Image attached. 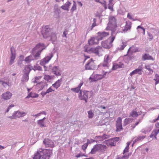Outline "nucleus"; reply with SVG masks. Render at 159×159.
Instances as JSON below:
<instances>
[{
  "label": "nucleus",
  "instance_id": "nucleus-1",
  "mask_svg": "<svg viewBox=\"0 0 159 159\" xmlns=\"http://www.w3.org/2000/svg\"><path fill=\"white\" fill-rule=\"evenodd\" d=\"M42 34L43 38L46 39L49 36L50 37V40L53 44H55L56 43L57 40V34L55 32L52 31V29L49 28L48 26H45L43 29Z\"/></svg>",
  "mask_w": 159,
  "mask_h": 159
},
{
  "label": "nucleus",
  "instance_id": "nucleus-2",
  "mask_svg": "<svg viewBox=\"0 0 159 159\" xmlns=\"http://www.w3.org/2000/svg\"><path fill=\"white\" fill-rule=\"evenodd\" d=\"M109 22L106 29L113 32L117 30V25L116 20L114 16H110L109 17Z\"/></svg>",
  "mask_w": 159,
  "mask_h": 159
},
{
  "label": "nucleus",
  "instance_id": "nucleus-3",
  "mask_svg": "<svg viewBox=\"0 0 159 159\" xmlns=\"http://www.w3.org/2000/svg\"><path fill=\"white\" fill-rule=\"evenodd\" d=\"M92 95V92L91 91L80 90L79 94V98L80 100L85 101V103L88 102V98H90Z\"/></svg>",
  "mask_w": 159,
  "mask_h": 159
},
{
  "label": "nucleus",
  "instance_id": "nucleus-4",
  "mask_svg": "<svg viewBox=\"0 0 159 159\" xmlns=\"http://www.w3.org/2000/svg\"><path fill=\"white\" fill-rule=\"evenodd\" d=\"M45 48V47L43 44L39 43L37 44L35 47L32 50L33 52L35 50H38L37 52L33 57L34 59L39 58L40 53Z\"/></svg>",
  "mask_w": 159,
  "mask_h": 159
},
{
  "label": "nucleus",
  "instance_id": "nucleus-5",
  "mask_svg": "<svg viewBox=\"0 0 159 159\" xmlns=\"http://www.w3.org/2000/svg\"><path fill=\"white\" fill-rule=\"evenodd\" d=\"M107 148L106 146L101 144L95 145L92 149L90 152L92 154L96 153L97 152H104Z\"/></svg>",
  "mask_w": 159,
  "mask_h": 159
},
{
  "label": "nucleus",
  "instance_id": "nucleus-6",
  "mask_svg": "<svg viewBox=\"0 0 159 159\" xmlns=\"http://www.w3.org/2000/svg\"><path fill=\"white\" fill-rule=\"evenodd\" d=\"M41 150L42 152H40L42 155L41 159H49L52 153V150L41 148Z\"/></svg>",
  "mask_w": 159,
  "mask_h": 159
},
{
  "label": "nucleus",
  "instance_id": "nucleus-7",
  "mask_svg": "<svg viewBox=\"0 0 159 159\" xmlns=\"http://www.w3.org/2000/svg\"><path fill=\"white\" fill-rule=\"evenodd\" d=\"M107 73V72H105V73L103 75L100 74L93 75V74L89 77V80H91V82H96L98 80H100L103 78L105 77L106 73Z\"/></svg>",
  "mask_w": 159,
  "mask_h": 159
},
{
  "label": "nucleus",
  "instance_id": "nucleus-8",
  "mask_svg": "<svg viewBox=\"0 0 159 159\" xmlns=\"http://www.w3.org/2000/svg\"><path fill=\"white\" fill-rule=\"evenodd\" d=\"M31 69L28 66H26L24 70V72L25 73L23 75L21 79V81L25 82L28 81L29 79V75Z\"/></svg>",
  "mask_w": 159,
  "mask_h": 159
},
{
  "label": "nucleus",
  "instance_id": "nucleus-9",
  "mask_svg": "<svg viewBox=\"0 0 159 159\" xmlns=\"http://www.w3.org/2000/svg\"><path fill=\"white\" fill-rule=\"evenodd\" d=\"M85 67L86 70H95L97 68L94 61L92 59H91L88 61L87 63L85 65Z\"/></svg>",
  "mask_w": 159,
  "mask_h": 159
},
{
  "label": "nucleus",
  "instance_id": "nucleus-10",
  "mask_svg": "<svg viewBox=\"0 0 159 159\" xmlns=\"http://www.w3.org/2000/svg\"><path fill=\"white\" fill-rule=\"evenodd\" d=\"M53 54L52 53H51L49 56H48L45 57L43 60L41 61L40 64L42 66H43L44 67L45 66H44L45 64L47 63L51 60L53 57Z\"/></svg>",
  "mask_w": 159,
  "mask_h": 159
},
{
  "label": "nucleus",
  "instance_id": "nucleus-11",
  "mask_svg": "<svg viewBox=\"0 0 159 159\" xmlns=\"http://www.w3.org/2000/svg\"><path fill=\"white\" fill-rule=\"evenodd\" d=\"M43 143L46 147L53 148L54 146V142L51 139H45Z\"/></svg>",
  "mask_w": 159,
  "mask_h": 159
},
{
  "label": "nucleus",
  "instance_id": "nucleus-12",
  "mask_svg": "<svg viewBox=\"0 0 159 159\" xmlns=\"http://www.w3.org/2000/svg\"><path fill=\"white\" fill-rule=\"evenodd\" d=\"M11 54L10 57L9 65H11L14 63V61L16 58V53L14 48H11L10 49Z\"/></svg>",
  "mask_w": 159,
  "mask_h": 159
},
{
  "label": "nucleus",
  "instance_id": "nucleus-13",
  "mask_svg": "<svg viewBox=\"0 0 159 159\" xmlns=\"http://www.w3.org/2000/svg\"><path fill=\"white\" fill-rule=\"evenodd\" d=\"M122 119L120 117H118L116 121V131L118 132L120 131L122 129Z\"/></svg>",
  "mask_w": 159,
  "mask_h": 159
},
{
  "label": "nucleus",
  "instance_id": "nucleus-14",
  "mask_svg": "<svg viewBox=\"0 0 159 159\" xmlns=\"http://www.w3.org/2000/svg\"><path fill=\"white\" fill-rule=\"evenodd\" d=\"M101 49V47L100 46H98L95 48H91L88 50L87 49H85V51L86 52H93L97 55H98L99 54V51Z\"/></svg>",
  "mask_w": 159,
  "mask_h": 159
},
{
  "label": "nucleus",
  "instance_id": "nucleus-15",
  "mask_svg": "<svg viewBox=\"0 0 159 159\" xmlns=\"http://www.w3.org/2000/svg\"><path fill=\"white\" fill-rule=\"evenodd\" d=\"M26 115V113L24 111H15L13 114L12 116L16 118H20Z\"/></svg>",
  "mask_w": 159,
  "mask_h": 159
},
{
  "label": "nucleus",
  "instance_id": "nucleus-16",
  "mask_svg": "<svg viewBox=\"0 0 159 159\" xmlns=\"http://www.w3.org/2000/svg\"><path fill=\"white\" fill-rule=\"evenodd\" d=\"M143 65H141L139 66L138 68L136 69L131 73H130L129 75L132 76L133 75L138 74L139 75L142 74L141 71L143 70Z\"/></svg>",
  "mask_w": 159,
  "mask_h": 159
},
{
  "label": "nucleus",
  "instance_id": "nucleus-17",
  "mask_svg": "<svg viewBox=\"0 0 159 159\" xmlns=\"http://www.w3.org/2000/svg\"><path fill=\"white\" fill-rule=\"evenodd\" d=\"M100 40L98 36L92 37L88 41L90 45L94 44H97L98 43L99 41Z\"/></svg>",
  "mask_w": 159,
  "mask_h": 159
},
{
  "label": "nucleus",
  "instance_id": "nucleus-18",
  "mask_svg": "<svg viewBox=\"0 0 159 159\" xmlns=\"http://www.w3.org/2000/svg\"><path fill=\"white\" fill-rule=\"evenodd\" d=\"M101 44L102 47L107 49L110 48L112 45H111V43H110V42H109V40H107L104 41H102L101 43Z\"/></svg>",
  "mask_w": 159,
  "mask_h": 159
},
{
  "label": "nucleus",
  "instance_id": "nucleus-19",
  "mask_svg": "<svg viewBox=\"0 0 159 159\" xmlns=\"http://www.w3.org/2000/svg\"><path fill=\"white\" fill-rule=\"evenodd\" d=\"M111 58L109 57V55H107L106 58L104 59L102 66L104 67H106L107 68H108L109 63L111 61Z\"/></svg>",
  "mask_w": 159,
  "mask_h": 159
},
{
  "label": "nucleus",
  "instance_id": "nucleus-20",
  "mask_svg": "<svg viewBox=\"0 0 159 159\" xmlns=\"http://www.w3.org/2000/svg\"><path fill=\"white\" fill-rule=\"evenodd\" d=\"M12 96V94L10 92L7 91L3 93L2 95V98L4 100H8Z\"/></svg>",
  "mask_w": 159,
  "mask_h": 159
},
{
  "label": "nucleus",
  "instance_id": "nucleus-21",
  "mask_svg": "<svg viewBox=\"0 0 159 159\" xmlns=\"http://www.w3.org/2000/svg\"><path fill=\"white\" fill-rule=\"evenodd\" d=\"M98 36V39L100 40H102L103 38L108 35L109 34V33L103 32H98L97 33Z\"/></svg>",
  "mask_w": 159,
  "mask_h": 159
},
{
  "label": "nucleus",
  "instance_id": "nucleus-22",
  "mask_svg": "<svg viewBox=\"0 0 159 159\" xmlns=\"http://www.w3.org/2000/svg\"><path fill=\"white\" fill-rule=\"evenodd\" d=\"M48 85V84L47 82L45 81L41 82L37 84V86L40 88L39 90H42L45 87H47Z\"/></svg>",
  "mask_w": 159,
  "mask_h": 159
},
{
  "label": "nucleus",
  "instance_id": "nucleus-23",
  "mask_svg": "<svg viewBox=\"0 0 159 159\" xmlns=\"http://www.w3.org/2000/svg\"><path fill=\"white\" fill-rule=\"evenodd\" d=\"M131 22L129 21H126L125 28L123 30L124 32H126L128 30H129L131 28Z\"/></svg>",
  "mask_w": 159,
  "mask_h": 159
},
{
  "label": "nucleus",
  "instance_id": "nucleus-24",
  "mask_svg": "<svg viewBox=\"0 0 159 159\" xmlns=\"http://www.w3.org/2000/svg\"><path fill=\"white\" fill-rule=\"evenodd\" d=\"M105 142L107 146H115L116 144V143L114 142L112 139L106 141Z\"/></svg>",
  "mask_w": 159,
  "mask_h": 159
},
{
  "label": "nucleus",
  "instance_id": "nucleus-25",
  "mask_svg": "<svg viewBox=\"0 0 159 159\" xmlns=\"http://www.w3.org/2000/svg\"><path fill=\"white\" fill-rule=\"evenodd\" d=\"M83 84V83H80L79 85L78 86L75 88H73L71 89V90L74 92L75 93H78L79 91H80L81 87Z\"/></svg>",
  "mask_w": 159,
  "mask_h": 159
},
{
  "label": "nucleus",
  "instance_id": "nucleus-26",
  "mask_svg": "<svg viewBox=\"0 0 159 159\" xmlns=\"http://www.w3.org/2000/svg\"><path fill=\"white\" fill-rule=\"evenodd\" d=\"M142 60L143 61H145L146 60H150L153 61V58L151 56L149 55L148 54H144L142 57Z\"/></svg>",
  "mask_w": 159,
  "mask_h": 159
},
{
  "label": "nucleus",
  "instance_id": "nucleus-27",
  "mask_svg": "<svg viewBox=\"0 0 159 159\" xmlns=\"http://www.w3.org/2000/svg\"><path fill=\"white\" fill-rule=\"evenodd\" d=\"M62 82V79L58 80L56 82L52 85V86L56 89H57L61 85Z\"/></svg>",
  "mask_w": 159,
  "mask_h": 159
},
{
  "label": "nucleus",
  "instance_id": "nucleus-28",
  "mask_svg": "<svg viewBox=\"0 0 159 159\" xmlns=\"http://www.w3.org/2000/svg\"><path fill=\"white\" fill-rule=\"evenodd\" d=\"M42 151L41 150V148L39 149L37 153L34 154V156L33 157V159H41V154L40 152H42Z\"/></svg>",
  "mask_w": 159,
  "mask_h": 159
},
{
  "label": "nucleus",
  "instance_id": "nucleus-29",
  "mask_svg": "<svg viewBox=\"0 0 159 159\" xmlns=\"http://www.w3.org/2000/svg\"><path fill=\"white\" fill-rule=\"evenodd\" d=\"M71 5V3L69 2H67L66 4L63 6H62L61 7L64 10H67V11L69 10V7Z\"/></svg>",
  "mask_w": 159,
  "mask_h": 159
},
{
  "label": "nucleus",
  "instance_id": "nucleus-30",
  "mask_svg": "<svg viewBox=\"0 0 159 159\" xmlns=\"http://www.w3.org/2000/svg\"><path fill=\"white\" fill-rule=\"evenodd\" d=\"M133 120V119L131 118H126L124 120V122L123 123L124 126H126L127 124L130 123L132 122Z\"/></svg>",
  "mask_w": 159,
  "mask_h": 159
},
{
  "label": "nucleus",
  "instance_id": "nucleus-31",
  "mask_svg": "<svg viewBox=\"0 0 159 159\" xmlns=\"http://www.w3.org/2000/svg\"><path fill=\"white\" fill-rule=\"evenodd\" d=\"M115 32L116 31H114L113 32L111 31V38L110 39H108L109 40V42H110V43H111V45H112V43L115 38V35H114Z\"/></svg>",
  "mask_w": 159,
  "mask_h": 159
},
{
  "label": "nucleus",
  "instance_id": "nucleus-32",
  "mask_svg": "<svg viewBox=\"0 0 159 159\" xmlns=\"http://www.w3.org/2000/svg\"><path fill=\"white\" fill-rule=\"evenodd\" d=\"M115 32L116 31H114L113 32L111 31V38L110 39H108L109 40V42H110V43H111V45H112V43L115 38V35H114Z\"/></svg>",
  "mask_w": 159,
  "mask_h": 159
},
{
  "label": "nucleus",
  "instance_id": "nucleus-33",
  "mask_svg": "<svg viewBox=\"0 0 159 159\" xmlns=\"http://www.w3.org/2000/svg\"><path fill=\"white\" fill-rule=\"evenodd\" d=\"M129 51H131L132 52H135L138 51V48L133 46L132 47H130L128 51V52Z\"/></svg>",
  "mask_w": 159,
  "mask_h": 159
},
{
  "label": "nucleus",
  "instance_id": "nucleus-34",
  "mask_svg": "<svg viewBox=\"0 0 159 159\" xmlns=\"http://www.w3.org/2000/svg\"><path fill=\"white\" fill-rule=\"evenodd\" d=\"M34 60L33 56L32 55L27 57L25 59V61L27 62H29L31 60Z\"/></svg>",
  "mask_w": 159,
  "mask_h": 159
},
{
  "label": "nucleus",
  "instance_id": "nucleus-35",
  "mask_svg": "<svg viewBox=\"0 0 159 159\" xmlns=\"http://www.w3.org/2000/svg\"><path fill=\"white\" fill-rule=\"evenodd\" d=\"M38 97V94H36V93H31L28 94L26 98H29L30 97L34 98Z\"/></svg>",
  "mask_w": 159,
  "mask_h": 159
},
{
  "label": "nucleus",
  "instance_id": "nucleus-36",
  "mask_svg": "<svg viewBox=\"0 0 159 159\" xmlns=\"http://www.w3.org/2000/svg\"><path fill=\"white\" fill-rule=\"evenodd\" d=\"M0 82L2 85L5 88H8L9 87V83L5 82L0 79Z\"/></svg>",
  "mask_w": 159,
  "mask_h": 159
},
{
  "label": "nucleus",
  "instance_id": "nucleus-37",
  "mask_svg": "<svg viewBox=\"0 0 159 159\" xmlns=\"http://www.w3.org/2000/svg\"><path fill=\"white\" fill-rule=\"evenodd\" d=\"M138 116V114L137 112L133 111L131 112H130L129 117H134L137 116Z\"/></svg>",
  "mask_w": 159,
  "mask_h": 159
},
{
  "label": "nucleus",
  "instance_id": "nucleus-38",
  "mask_svg": "<svg viewBox=\"0 0 159 159\" xmlns=\"http://www.w3.org/2000/svg\"><path fill=\"white\" fill-rule=\"evenodd\" d=\"M126 46V42H123L120 47L118 48V49L120 50H123L125 47Z\"/></svg>",
  "mask_w": 159,
  "mask_h": 159
},
{
  "label": "nucleus",
  "instance_id": "nucleus-39",
  "mask_svg": "<svg viewBox=\"0 0 159 159\" xmlns=\"http://www.w3.org/2000/svg\"><path fill=\"white\" fill-rule=\"evenodd\" d=\"M37 123L38 125L41 127H45L44 124V122L43 121H42V120H38L37 121Z\"/></svg>",
  "mask_w": 159,
  "mask_h": 159
},
{
  "label": "nucleus",
  "instance_id": "nucleus-40",
  "mask_svg": "<svg viewBox=\"0 0 159 159\" xmlns=\"http://www.w3.org/2000/svg\"><path fill=\"white\" fill-rule=\"evenodd\" d=\"M90 143L89 140L88 139L87 142L82 146V148L84 150H85L87 148L89 143Z\"/></svg>",
  "mask_w": 159,
  "mask_h": 159
},
{
  "label": "nucleus",
  "instance_id": "nucleus-41",
  "mask_svg": "<svg viewBox=\"0 0 159 159\" xmlns=\"http://www.w3.org/2000/svg\"><path fill=\"white\" fill-rule=\"evenodd\" d=\"M74 3L72 6V7L71 8L70 11L71 12H73L75 10H76V4L75 2L73 1Z\"/></svg>",
  "mask_w": 159,
  "mask_h": 159
},
{
  "label": "nucleus",
  "instance_id": "nucleus-42",
  "mask_svg": "<svg viewBox=\"0 0 159 159\" xmlns=\"http://www.w3.org/2000/svg\"><path fill=\"white\" fill-rule=\"evenodd\" d=\"M145 68L149 71V74H152L153 72V70L152 69H151L150 66L149 65L145 66Z\"/></svg>",
  "mask_w": 159,
  "mask_h": 159
},
{
  "label": "nucleus",
  "instance_id": "nucleus-43",
  "mask_svg": "<svg viewBox=\"0 0 159 159\" xmlns=\"http://www.w3.org/2000/svg\"><path fill=\"white\" fill-rule=\"evenodd\" d=\"M52 76H50L48 75H45L44 77V79L47 81L52 79Z\"/></svg>",
  "mask_w": 159,
  "mask_h": 159
},
{
  "label": "nucleus",
  "instance_id": "nucleus-44",
  "mask_svg": "<svg viewBox=\"0 0 159 159\" xmlns=\"http://www.w3.org/2000/svg\"><path fill=\"white\" fill-rule=\"evenodd\" d=\"M95 1L96 2H99L100 3L102 4H103V5L104 6L105 9H106L107 8V7L106 5V1H103V2L102 3L101 2H100L99 0H95Z\"/></svg>",
  "mask_w": 159,
  "mask_h": 159
},
{
  "label": "nucleus",
  "instance_id": "nucleus-45",
  "mask_svg": "<svg viewBox=\"0 0 159 159\" xmlns=\"http://www.w3.org/2000/svg\"><path fill=\"white\" fill-rule=\"evenodd\" d=\"M88 117L90 118H92L94 115L93 113L92 112V111H88Z\"/></svg>",
  "mask_w": 159,
  "mask_h": 159
},
{
  "label": "nucleus",
  "instance_id": "nucleus-46",
  "mask_svg": "<svg viewBox=\"0 0 159 159\" xmlns=\"http://www.w3.org/2000/svg\"><path fill=\"white\" fill-rule=\"evenodd\" d=\"M59 70V67L57 66H54L52 69V72H53L54 71H57Z\"/></svg>",
  "mask_w": 159,
  "mask_h": 159
},
{
  "label": "nucleus",
  "instance_id": "nucleus-47",
  "mask_svg": "<svg viewBox=\"0 0 159 159\" xmlns=\"http://www.w3.org/2000/svg\"><path fill=\"white\" fill-rule=\"evenodd\" d=\"M52 73L56 75L57 76H59L61 75V73L60 71V70H59L57 71H54L53 72H52Z\"/></svg>",
  "mask_w": 159,
  "mask_h": 159
},
{
  "label": "nucleus",
  "instance_id": "nucleus-48",
  "mask_svg": "<svg viewBox=\"0 0 159 159\" xmlns=\"http://www.w3.org/2000/svg\"><path fill=\"white\" fill-rule=\"evenodd\" d=\"M145 136H140L138 137L136 139H137L138 141H139L143 140L145 138Z\"/></svg>",
  "mask_w": 159,
  "mask_h": 159
},
{
  "label": "nucleus",
  "instance_id": "nucleus-49",
  "mask_svg": "<svg viewBox=\"0 0 159 159\" xmlns=\"http://www.w3.org/2000/svg\"><path fill=\"white\" fill-rule=\"evenodd\" d=\"M119 66L118 63L114 64L113 66L112 69L113 70H115L120 68Z\"/></svg>",
  "mask_w": 159,
  "mask_h": 159
},
{
  "label": "nucleus",
  "instance_id": "nucleus-50",
  "mask_svg": "<svg viewBox=\"0 0 159 159\" xmlns=\"http://www.w3.org/2000/svg\"><path fill=\"white\" fill-rule=\"evenodd\" d=\"M83 156L87 157V156L86 155H85L84 154H83L82 153H80L79 154L75 156V157L77 158H78V157H82V156Z\"/></svg>",
  "mask_w": 159,
  "mask_h": 159
},
{
  "label": "nucleus",
  "instance_id": "nucleus-51",
  "mask_svg": "<svg viewBox=\"0 0 159 159\" xmlns=\"http://www.w3.org/2000/svg\"><path fill=\"white\" fill-rule=\"evenodd\" d=\"M148 35L149 37V40L151 41L153 39V36L152 34L150 33H148Z\"/></svg>",
  "mask_w": 159,
  "mask_h": 159
},
{
  "label": "nucleus",
  "instance_id": "nucleus-52",
  "mask_svg": "<svg viewBox=\"0 0 159 159\" xmlns=\"http://www.w3.org/2000/svg\"><path fill=\"white\" fill-rule=\"evenodd\" d=\"M67 33L68 30H65L63 33V37H65L66 38V35L67 34Z\"/></svg>",
  "mask_w": 159,
  "mask_h": 159
},
{
  "label": "nucleus",
  "instance_id": "nucleus-53",
  "mask_svg": "<svg viewBox=\"0 0 159 159\" xmlns=\"http://www.w3.org/2000/svg\"><path fill=\"white\" fill-rule=\"evenodd\" d=\"M139 28H140L143 30V35H144L145 34V29L143 27H141L140 26H138L137 27V29H139Z\"/></svg>",
  "mask_w": 159,
  "mask_h": 159
},
{
  "label": "nucleus",
  "instance_id": "nucleus-54",
  "mask_svg": "<svg viewBox=\"0 0 159 159\" xmlns=\"http://www.w3.org/2000/svg\"><path fill=\"white\" fill-rule=\"evenodd\" d=\"M112 139L113 140V141H114V142H115L116 143V142L118 141L119 140V138L116 137L112 138Z\"/></svg>",
  "mask_w": 159,
  "mask_h": 159
},
{
  "label": "nucleus",
  "instance_id": "nucleus-55",
  "mask_svg": "<svg viewBox=\"0 0 159 159\" xmlns=\"http://www.w3.org/2000/svg\"><path fill=\"white\" fill-rule=\"evenodd\" d=\"M118 64L120 68H124V65L121 62H119Z\"/></svg>",
  "mask_w": 159,
  "mask_h": 159
},
{
  "label": "nucleus",
  "instance_id": "nucleus-56",
  "mask_svg": "<svg viewBox=\"0 0 159 159\" xmlns=\"http://www.w3.org/2000/svg\"><path fill=\"white\" fill-rule=\"evenodd\" d=\"M54 91L51 88V87L49 88L48 89L47 91L46 92L47 93H49L50 92H52V91Z\"/></svg>",
  "mask_w": 159,
  "mask_h": 159
},
{
  "label": "nucleus",
  "instance_id": "nucleus-57",
  "mask_svg": "<svg viewBox=\"0 0 159 159\" xmlns=\"http://www.w3.org/2000/svg\"><path fill=\"white\" fill-rule=\"evenodd\" d=\"M155 79H154V80H158L159 81V75L158 74H155Z\"/></svg>",
  "mask_w": 159,
  "mask_h": 159
},
{
  "label": "nucleus",
  "instance_id": "nucleus-58",
  "mask_svg": "<svg viewBox=\"0 0 159 159\" xmlns=\"http://www.w3.org/2000/svg\"><path fill=\"white\" fill-rule=\"evenodd\" d=\"M108 8L110 9L111 10V11H112L113 10V7H112V6H113V4H108Z\"/></svg>",
  "mask_w": 159,
  "mask_h": 159
},
{
  "label": "nucleus",
  "instance_id": "nucleus-59",
  "mask_svg": "<svg viewBox=\"0 0 159 159\" xmlns=\"http://www.w3.org/2000/svg\"><path fill=\"white\" fill-rule=\"evenodd\" d=\"M152 134L154 135V137H156L157 136V134H158L157 133V131L155 130V129L152 132Z\"/></svg>",
  "mask_w": 159,
  "mask_h": 159
},
{
  "label": "nucleus",
  "instance_id": "nucleus-60",
  "mask_svg": "<svg viewBox=\"0 0 159 159\" xmlns=\"http://www.w3.org/2000/svg\"><path fill=\"white\" fill-rule=\"evenodd\" d=\"M127 17L128 18L130 19H132L133 20H135L133 19L132 17L130 15L129 13H128L127 14Z\"/></svg>",
  "mask_w": 159,
  "mask_h": 159
},
{
  "label": "nucleus",
  "instance_id": "nucleus-61",
  "mask_svg": "<svg viewBox=\"0 0 159 159\" xmlns=\"http://www.w3.org/2000/svg\"><path fill=\"white\" fill-rule=\"evenodd\" d=\"M102 136L103 140H104L106 139H107L108 137V136L107 135L105 134H104Z\"/></svg>",
  "mask_w": 159,
  "mask_h": 159
},
{
  "label": "nucleus",
  "instance_id": "nucleus-62",
  "mask_svg": "<svg viewBox=\"0 0 159 159\" xmlns=\"http://www.w3.org/2000/svg\"><path fill=\"white\" fill-rule=\"evenodd\" d=\"M36 69L39 70H42V68L39 66H37L36 68Z\"/></svg>",
  "mask_w": 159,
  "mask_h": 159
},
{
  "label": "nucleus",
  "instance_id": "nucleus-63",
  "mask_svg": "<svg viewBox=\"0 0 159 159\" xmlns=\"http://www.w3.org/2000/svg\"><path fill=\"white\" fill-rule=\"evenodd\" d=\"M47 93L46 92H42L41 93V94L42 96L43 97Z\"/></svg>",
  "mask_w": 159,
  "mask_h": 159
},
{
  "label": "nucleus",
  "instance_id": "nucleus-64",
  "mask_svg": "<svg viewBox=\"0 0 159 159\" xmlns=\"http://www.w3.org/2000/svg\"><path fill=\"white\" fill-rule=\"evenodd\" d=\"M141 131L143 133H144V134H146L148 132V130H145L144 129H143Z\"/></svg>",
  "mask_w": 159,
  "mask_h": 159
}]
</instances>
